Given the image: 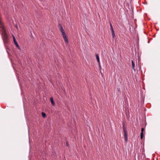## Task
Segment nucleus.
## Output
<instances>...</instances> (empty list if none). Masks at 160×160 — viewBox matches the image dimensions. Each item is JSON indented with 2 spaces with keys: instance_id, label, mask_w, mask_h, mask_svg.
<instances>
[{
  "instance_id": "8",
  "label": "nucleus",
  "mask_w": 160,
  "mask_h": 160,
  "mask_svg": "<svg viewBox=\"0 0 160 160\" xmlns=\"http://www.w3.org/2000/svg\"><path fill=\"white\" fill-rule=\"evenodd\" d=\"M124 137H128V135L127 133V132L125 129H124Z\"/></svg>"
},
{
  "instance_id": "4",
  "label": "nucleus",
  "mask_w": 160,
  "mask_h": 160,
  "mask_svg": "<svg viewBox=\"0 0 160 160\" xmlns=\"http://www.w3.org/2000/svg\"><path fill=\"white\" fill-rule=\"evenodd\" d=\"M144 130V129L143 128H141V132L140 134V138L141 139H142L143 137V132Z\"/></svg>"
},
{
  "instance_id": "14",
  "label": "nucleus",
  "mask_w": 160,
  "mask_h": 160,
  "mask_svg": "<svg viewBox=\"0 0 160 160\" xmlns=\"http://www.w3.org/2000/svg\"><path fill=\"white\" fill-rule=\"evenodd\" d=\"M111 31H112V30H113V27H112L111 28Z\"/></svg>"
},
{
  "instance_id": "9",
  "label": "nucleus",
  "mask_w": 160,
  "mask_h": 160,
  "mask_svg": "<svg viewBox=\"0 0 160 160\" xmlns=\"http://www.w3.org/2000/svg\"><path fill=\"white\" fill-rule=\"evenodd\" d=\"M112 37L113 38H114L115 37V34L114 33V30H112Z\"/></svg>"
},
{
  "instance_id": "12",
  "label": "nucleus",
  "mask_w": 160,
  "mask_h": 160,
  "mask_svg": "<svg viewBox=\"0 0 160 160\" xmlns=\"http://www.w3.org/2000/svg\"><path fill=\"white\" fill-rule=\"evenodd\" d=\"M66 144L67 146L68 147L69 146V144L68 142H66Z\"/></svg>"
},
{
  "instance_id": "5",
  "label": "nucleus",
  "mask_w": 160,
  "mask_h": 160,
  "mask_svg": "<svg viewBox=\"0 0 160 160\" xmlns=\"http://www.w3.org/2000/svg\"><path fill=\"white\" fill-rule=\"evenodd\" d=\"M50 100L52 105L54 106L55 105V102L53 100V99L52 98V97L50 98Z\"/></svg>"
},
{
  "instance_id": "13",
  "label": "nucleus",
  "mask_w": 160,
  "mask_h": 160,
  "mask_svg": "<svg viewBox=\"0 0 160 160\" xmlns=\"http://www.w3.org/2000/svg\"><path fill=\"white\" fill-rule=\"evenodd\" d=\"M110 27H112V23L111 22H110Z\"/></svg>"
},
{
  "instance_id": "3",
  "label": "nucleus",
  "mask_w": 160,
  "mask_h": 160,
  "mask_svg": "<svg viewBox=\"0 0 160 160\" xmlns=\"http://www.w3.org/2000/svg\"><path fill=\"white\" fill-rule=\"evenodd\" d=\"M13 41H14V44H15L16 46H17V47L19 49H20V47H19V46L18 43H17V42L16 41L15 37L14 36H13Z\"/></svg>"
},
{
  "instance_id": "2",
  "label": "nucleus",
  "mask_w": 160,
  "mask_h": 160,
  "mask_svg": "<svg viewBox=\"0 0 160 160\" xmlns=\"http://www.w3.org/2000/svg\"><path fill=\"white\" fill-rule=\"evenodd\" d=\"M60 30L62 33L63 38L66 43L67 44H68V39L67 38V36L66 35L65 33L64 32L63 29V28L62 26H61L60 27Z\"/></svg>"
},
{
  "instance_id": "7",
  "label": "nucleus",
  "mask_w": 160,
  "mask_h": 160,
  "mask_svg": "<svg viewBox=\"0 0 160 160\" xmlns=\"http://www.w3.org/2000/svg\"><path fill=\"white\" fill-rule=\"evenodd\" d=\"M96 58L98 63H100L99 58L98 54H96Z\"/></svg>"
},
{
  "instance_id": "10",
  "label": "nucleus",
  "mask_w": 160,
  "mask_h": 160,
  "mask_svg": "<svg viewBox=\"0 0 160 160\" xmlns=\"http://www.w3.org/2000/svg\"><path fill=\"white\" fill-rule=\"evenodd\" d=\"M42 114L43 117L45 118L46 117V114L45 113L42 112Z\"/></svg>"
},
{
  "instance_id": "11",
  "label": "nucleus",
  "mask_w": 160,
  "mask_h": 160,
  "mask_svg": "<svg viewBox=\"0 0 160 160\" xmlns=\"http://www.w3.org/2000/svg\"><path fill=\"white\" fill-rule=\"evenodd\" d=\"M125 141L126 142H127L128 141V137H125Z\"/></svg>"
},
{
  "instance_id": "6",
  "label": "nucleus",
  "mask_w": 160,
  "mask_h": 160,
  "mask_svg": "<svg viewBox=\"0 0 160 160\" xmlns=\"http://www.w3.org/2000/svg\"><path fill=\"white\" fill-rule=\"evenodd\" d=\"M132 69L134 70H135V69H134L135 67V65L134 63V62L133 60H132Z\"/></svg>"
},
{
  "instance_id": "1",
  "label": "nucleus",
  "mask_w": 160,
  "mask_h": 160,
  "mask_svg": "<svg viewBox=\"0 0 160 160\" xmlns=\"http://www.w3.org/2000/svg\"><path fill=\"white\" fill-rule=\"evenodd\" d=\"M2 35L3 41L5 44H7L8 42V38L7 33L6 31L3 27H2Z\"/></svg>"
}]
</instances>
